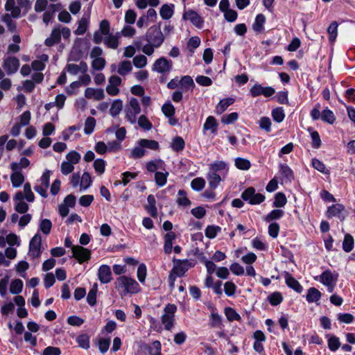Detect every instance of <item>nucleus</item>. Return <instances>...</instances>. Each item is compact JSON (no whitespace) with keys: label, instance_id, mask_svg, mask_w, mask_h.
<instances>
[{"label":"nucleus","instance_id":"obj_56","mask_svg":"<svg viewBox=\"0 0 355 355\" xmlns=\"http://www.w3.org/2000/svg\"><path fill=\"white\" fill-rule=\"evenodd\" d=\"M237 289L236 284L232 281H227L224 284V292L227 297H232L235 295Z\"/></svg>","mask_w":355,"mask_h":355},{"label":"nucleus","instance_id":"obj_20","mask_svg":"<svg viewBox=\"0 0 355 355\" xmlns=\"http://www.w3.org/2000/svg\"><path fill=\"white\" fill-rule=\"evenodd\" d=\"M120 33L118 32L115 35L112 33L107 35L103 38L105 46L111 49H116L119 46Z\"/></svg>","mask_w":355,"mask_h":355},{"label":"nucleus","instance_id":"obj_46","mask_svg":"<svg viewBox=\"0 0 355 355\" xmlns=\"http://www.w3.org/2000/svg\"><path fill=\"white\" fill-rule=\"evenodd\" d=\"M184 141L181 137H175L171 144V147L175 152L182 151L184 148Z\"/></svg>","mask_w":355,"mask_h":355},{"label":"nucleus","instance_id":"obj_52","mask_svg":"<svg viewBox=\"0 0 355 355\" xmlns=\"http://www.w3.org/2000/svg\"><path fill=\"white\" fill-rule=\"evenodd\" d=\"M78 346L83 349H88L90 347L89 337L87 334H81L76 339Z\"/></svg>","mask_w":355,"mask_h":355},{"label":"nucleus","instance_id":"obj_3","mask_svg":"<svg viewBox=\"0 0 355 355\" xmlns=\"http://www.w3.org/2000/svg\"><path fill=\"white\" fill-rule=\"evenodd\" d=\"M62 35L64 39L69 38L71 36V31L67 27H62L58 25L53 29L50 36L45 40V45L47 46H52L54 44L59 43L61 40Z\"/></svg>","mask_w":355,"mask_h":355},{"label":"nucleus","instance_id":"obj_39","mask_svg":"<svg viewBox=\"0 0 355 355\" xmlns=\"http://www.w3.org/2000/svg\"><path fill=\"white\" fill-rule=\"evenodd\" d=\"M217 123L215 118L209 116L207 118L205 123L203 125V130H209L211 133H216L217 130Z\"/></svg>","mask_w":355,"mask_h":355},{"label":"nucleus","instance_id":"obj_4","mask_svg":"<svg viewBox=\"0 0 355 355\" xmlns=\"http://www.w3.org/2000/svg\"><path fill=\"white\" fill-rule=\"evenodd\" d=\"M176 311L177 306L173 304H168L165 306L161 321L166 330L170 331L173 327Z\"/></svg>","mask_w":355,"mask_h":355},{"label":"nucleus","instance_id":"obj_38","mask_svg":"<svg viewBox=\"0 0 355 355\" xmlns=\"http://www.w3.org/2000/svg\"><path fill=\"white\" fill-rule=\"evenodd\" d=\"M168 172L165 171H157L155 174V181L157 186L164 187L167 182Z\"/></svg>","mask_w":355,"mask_h":355},{"label":"nucleus","instance_id":"obj_36","mask_svg":"<svg viewBox=\"0 0 355 355\" xmlns=\"http://www.w3.org/2000/svg\"><path fill=\"white\" fill-rule=\"evenodd\" d=\"M137 144L142 146L145 150H158L159 146L157 141L147 139H141L137 141Z\"/></svg>","mask_w":355,"mask_h":355},{"label":"nucleus","instance_id":"obj_13","mask_svg":"<svg viewBox=\"0 0 355 355\" xmlns=\"http://www.w3.org/2000/svg\"><path fill=\"white\" fill-rule=\"evenodd\" d=\"M250 93L252 97L261 95L265 97H270L275 93V90L272 87H263L260 84L256 83L251 87Z\"/></svg>","mask_w":355,"mask_h":355},{"label":"nucleus","instance_id":"obj_16","mask_svg":"<svg viewBox=\"0 0 355 355\" xmlns=\"http://www.w3.org/2000/svg\"><path fill=\"white\" fill-rule=\"evenodd\" d=\"M228 170L229 168L227 164L223 161H216L209 165V172L220 174L223 177L226 176Z\"/></svg>","mask_w":355,"mask_h":355},{"label":"nucleus","instance_id":"obj_37","mask_svg":"<svg viewBox=\"0 0 355 355\" xmlns=\"http://www.w3.org/2000/svg\"><path fill=\"white\" fill-rule=\"evenodd\" d=\"M174 13V6L173 4H164L162 6L159 10L160 16L164 19H169L172 17Z\"/></svg>","mask_w":355,"mask_h":355},{"label":"nucleus","instance_id":"obj_33","mask_svg":"<svg viewBox=\"0 0 355 355\" xmlns=\"http://www.w3.org/2000/svg\"><path fill=\"white\" fill-rule=\"evenodd\" d=\"M279 172L286 182H291L293 178V172L291 168L286 164L279 165Z\"/></svg>","mask_w":355,"mask_h":355},{"label":"nucleus","instance_id":"obj_11","mask_svg":"<svg viewBox=\"0 0 355 355\" xmlns=\"http://www.w3.org/2000/svg\"><path fill=\"white\" fill-rule=\"evenodd\" d=\"M42 237L39 233L35 234L29 243L28 254L32 258L39 257L41 254Z\"/></svg>","mask_w":355,"mask_h":355},{"label":"nucleus","instance_id":"obj_12","mask_svg":"<svg viewBox=\"0 0 355 355\" xmlns=\"http://www.w3.org/2000/svg\"><path fill=\"white\" fill-rule=\"evenodd\" d=\"M141 108L137 99L132 98L130 100L129 105L126 110L128 119L134 123L136 121V116L140 113Z\"/></svg>","mask_w":355,"mask_h":355},{"label":"nucleus","instance_id":"obj_22","mask_svg":"<svg viewBox=\"0 0 355 355\" xmlns=\"http://www.w3.org/2000/svg\"><path fill=\"white\" fill-rule=\"evenodd\" d=\"M85 96L87 98L94 99L95 101H101L104 98L105 94L102 89H96L87 87L85 91Z\"/></svg>","mask_w":355,"mask_h":355},{"label":"nucleus","instance_id":"obj_9","mask_svg":"<svg viewBox=\"0 0 355 355\" xmlns=\"http://www.w3.org/2000/svg\"><path fill=\"white\" fill-rule=\"evenodd\" d=\"M72 257L75 258L78 262L81 264L88 261L91 257V251L83 246L76 245L72 246Z\"/></svg>","mask_w":355,"mask_h":355},{"label":"nucleus","instance_id":"obj_23","mask_svg":"<svg viewBox=\"0 0 355 355\" xmlns=\"http://www.w3.org/2000/svg\"><path fill=\"white\" fill-rule=\"evenodd\" d=\"M12 171V173L10 175V181H11V183H12V186L14 187V188H18V187H20L24 180H25V177L24 175V174L22 173V172L21 171H19V170H11Z\"/></svg>","mask_w":355,"mask_h":355},{"label":"nucleus","instance_id":"obj_26","mask_svg":"<svg viewBox=\"0 0 355 355\" xmlns=\"http://www.w3.org/2000/svg\"><path fill=\"white\" fill-rule=\"evenodd\" d=\"M49 60V56L46 54H42L38 57V59L36 60H34L32 64L31 67L33 70L41 71H43L46 66V62H47Z\"/></svg>","mask_w":355,"mask_h":355},{"label":"nucleus","instance_id":"obj_57","mask_svg":"<svg viewBox=\"0 0 355 355\" xmlns=\"http://www.w3.org/2000/svg\"><path fill=\"white\" fill-rule=\"evenodd\" d=\"M224 313L229 321H239L241 320V316L233 308L226 307L224 310Z\"/></svg>","mask_w":355,"mask_h":355},{"label":"nucleus","instance_id":"obj_32","mask_svg":"<svg viewBox=\"0 0 355 355\" xmlns=\"http://www.w3.org/2000/svg\"><path fill=\"white\" fill-rule=\"evenodd\" d=\"M209 325L214 328H220L223 325V318L214 309L209 315Z\"/></svg>","mask_w":355,"mask_h":355},{"label":"nucleus","instance_id":"obj_44","mask_svg":"<svg viewBox=\"0 0 355 355\" xmlns=\"http://www.w3.org/2000/svg\"><path fill=\"white\" fill-rule=\"evenodd\" d=\"M89 24V19L87 17H82L78 21V26L75 31V34L77 35H83L87 30Z\"/></svg>","mask_w":355,"mask_h":355},{"label":"nucleus","instance_id":"obj_47","mask_svg":"<svg viewBox=\"0 0 355 355\" xmlns=\"http://www.w3.org/2000/svg\"><path fill=\"white\" fill-rule=\"evenodd\" d=\"M30 165V161L26 157H21L19 162H12L10 164L11 170L21 171L22 168H26Z\"/></svg>","mask_w":355,"mask_h":355},{"label":"nucleus","instance_id":"obj_19","mask_svg":"<svg viewBox=\"0 0 355 355\" xmlns=\"http://www.w3.org/2000/svg\"><path fill=\"white\" fill-rule=\"evenodd\" d=\"M65 69L71 75H77L79 73H85L87 71L88 67L85 62H80L79 64H67Z\"/></svg>","mask_w":355,"mask_h":355},{"label":"nucleus","instance_id":"obj_10","mask_svg":"<svg viewBox=\"0 0 355 355\" xmlns=\"http://www.w3.org/2000/svg\"><path fill=\"white\" fill-rule=\"evenodd\" d=\"M110 24L108 20L103 19L100 22L99 29L94 33L93 42L99 44L103 42V36L110 34Z\"/></svg>","mask_w":355,"mask_h":355},{"label":"nucleus","instance_id":"obj_42","mask_svg":"<svg viewBox=\"0 0 355 355\" xmlns=\"http://www.w3.org/2000/svg\"><path fill=\"white\" fill-rule=\"evenodd\" d=\"M146 150H145L142 146L137 144L130 152V157L135 159H140L146 155Z\"/></svg>","mask_w":355,"mask_h":355},{"label":"nucleus","instance_id":"obj_41","mask_svg":"<svg viewBox=\"0 0 355 355\" xmlns=\"http://www.w3.org/2000/svg\"><path fill=\"white\" fill-rule=\"evenodd\" d=\"M132 69V64L130 61L123 60L119 64L117 73L121 76H125Z\"/></svg>","mask_w":355,"mask_h":355},{"label":"nucleus","instance_id":"obj_6","mask_svg":"<svg viewBox=\"0 0 355 355\" xmlns=\"http://www.w3.org/2000/svg\"><path fill=\"white\" fill-rule=\"evenodd\" d=\"M50 175L51 171L46 170L34 186V190L44 198L48 196L47 190L49 187Z\"/></svg>","mask_w":355,"mask_h":355},{"label":"nucleus","instance_id":"obj_61","mask_svg":"<svg viewBox=\"0 0 355 355\" xmlns=\"http://www.w3.org/2000/svg\"><path fill=\"white\" fill-rule=\"evenodd\" d=\"M133 64L137 68H144L148 63L147 58L144 55H137L133 58Z\"/></svg>","mask_w":355,"mask_h":355},{"label":"nucleus","instance_id":"obj_51","mask_svg":"<svg viewBox=\"0 0 355 355\" xmlns=\"http://www.w3.org/2000/svg\"><path fill=\"white\" fill-rule=\"evenodd\" d=\"M23 282L19 279H16L12 281L10 286V291L12 294H19L23 289Z\"/></svg>","mask_w":355,"mask_h":355},{"label":"nucleus","instance_id":"obj_53","mask_svg":"<svg viewBox=\"0 0 355 355\" xmlns=\"http://www.w3.org/2000/svg\"><path fill=\"white\" fill-rule=\"evenodd\" d=\"M179 84L183 91H187L194 85L193 80L189 76L182 77L179 81Z\"/></svg>","mask_w":355,"mask_h":355},{"label":"nucleus","instance_id":"obj_49","mask_svg":"<svg viewBox=\"0 0 355 355\" xmlns=\"http://www.w3.org/2000/svg\"><path fill=\"white\" fill-rule=\"evenodd\" d=\"M286 202L287 199L286 196L283 193L279 192L275 196V200L272 205L274 207L279 208L284 207Z\"/></svg>","mask_w":355,"mask_h":355},{"label":"nucleus","instance_id":"obj_1","mask_svg":"<svg viewBox=\"0 0 355 355\" xmlns=\"http://www.w3.org/2000/svg\"><path fill=\"white\" fill-rule=\"evenodd\" d=\"M114 285L121 297L129 293H137L140 291L139 284L134 279L125 275L116 278Z\"/></svg>","mask_w":355,"mask_h":355},{"label":"nucleus","instance_id":"obj_62","mask_svg":"<svg viewBox=\"0 0 355 355\" xmlns=\"http://www.w3.org/2000/svg\"><path fill=\"white\" fill-rule=\"evenodd\" d=\"M96 125V120L94 117H88L85 123L84 132L86 135H90L94 130Z\"/></svg>","mask_w":355,"mask_h":355},{"label":"nucleus","instance_id":"obj_27","mask_svg":"<svg viewBox=\"0 0 355 355\" xmlns=\"http://www.w3.org/2000/svg\"><path fill=\"white\" fill-rule=\"evenodd\" d=\"M225 178V177L221 176L220 174L213 173L211 172H208L207 175V179L209 183V187L211 189H216L219 185L220 182Z\"/></svg>","mask_w":355,"mask_h":355},{"label":"nucleus","instance_id":"obj_64","mask_svg":"<svg viewBox=\"0 0 355 355\" xmlns=\"http://www.w3.org/2000/svg\"><path fill=\"white\" fill-rule=\"evenodd\" d=\"M123 107V103L121 100H115L110 107V113L112 116H115L118 115Z\"/></svg>","mask_w":355,"mask_h":355},{"label":"nucleus","instance_id":"obj_48","mask_svg":"<svg viewBox=\"0 0 355 355\" xmlns=\"http://www.w3.org/2000/svg\"><path fill=\"white\" fill-rule=\"evenodd\" d=\"M98 291V284L95 283L92 288L89 291V293L87 296V303L90 306H94L96 303V293Z\"/></svg>","mask_w":355,"mask_h":355},{"label":"nucleus","instance_id":"obj_2","mask_svg":"<svg viewBox=\"0 0 355 355\" xmlns=\"http://www.w3.org/2000/svg\"><path fill=\"white\" fill-rule=\"evenodd\" d=\"M314 279L327 287L329 293H333L338 280V273L327 269L323 271L320 275L315 277Z\"/></svg>","mask_w":355,"mask_h":355},{"label":"nucleus","instance_id":"obj_5","mask_svg":"<svg viewBox=\"0 0 355 355\" xmlns=\"http://www.w3.org/2000/svg\"><path fill=\"white\" fill-rule=\"evenodd\" d=\"M146 40L147 42L158 48L164 42V37L159 27L153 26L148 30L146 34Z\"/></svg>","mask_w":355,"mask_h":355},{"label":"nucleus","instance_id":"obj_18","mask_svg":"<svg viewBox=\"0 0 355 355\" xmlns=\"http://www.w3.org/2000/svg\"><path fill=\"white\" fill-rule=\"evenodd\" d=\"M98 278L102 284H107L111 282L112 271L107 265H101L98 270Z\"/></svg>","mask_w":355,"mask_h":355},{"label":"nucleus","instance_id":"obj_34","mask_svg":"<svg viewBox=\"0 0 355 355\" xmlns=\"http://www.w3.org/2000/svg\"><path fill=\"white\" fill-rule=\"evenodd\" d=\"M5 9L6 10L10 12L12 17L14 18H17L20 16L21 10L19 7L15 6V0H7L5 4Z\"/></svg>","mask_w":355,"mask_h":355},{"label":"nucleus","instance_id":"obj_15","mask_svg":"<svg viewBox=\"0 0 355 355\" xmlns=\"http://www.w3.org/2000/svg\"><path fill=\"white\" fill-rule=\"evenodd\" d=\"M183 19L191 21L193 26L198 28H201L203 26V19L194 10H189L185 11L183 14Z\"/></svg>","mask_w":355,"mask_h":355},{"label":"nucleus","instance_id":"obj_35","mask_svg":"<svg viewBox=\"0 0 355 355\" xmlns=\"http://www.w3.org/2000/svg\"><path fill=\"white\" fill-rule=\"evenodd\" d=\"M148 205L146 207V209L148 213L153 217H156L157 214L156 207V200L153 195H149L147 198Z\"/></svg>","mask_w":355,"mask_h":355},{"label":"nucleus","instance_id":"obj_17","mask_svg":"<svg viewBox=\"0 0 355 355\" xmlns=\"http://www.w3.org/2000/svg\"><path fill=\"white\" fill-rule=\"evenodd\" d=\"M121 83V78L117 76H112L108 80L106 92L111 96H116L119 93V86Z\"/></svg>","mask_w":355,"mask_h":355},{"label":"nucleus","instance_id":"obj_55","mask_svg":"<svg viewBox=\"0 0 355 355\" xmlns=\"http://www.w3.org/2000/svg\"><path fill=\"white\" fill-rule=\"evenodd\" d=\"M92 182V180L90 174L87 172H84L80 178V191L88 189L91 186Z\"/></svg>","mask_w":355,"mask_h":355},{"label":"nucleus","instance_id":"obj_63","mask_svg":"<svg viewBox=\"0 0 355 355\" xmlns=\"http://www.w3.org/2000/svg\"><path fill=\"white\" fill-rule=\"evenodd\" d=\"M321 119L323 121L332 124L335 121L336 118L332 111L325 109L321 113Z\"/></svg>","mask_w":355,"mask_h":355},{"label":"nucleus","instance_id":"obj_31","mask_svg":"<svg viewBox=\"0 0 355 355\" xmlns=\"http://www.w3.org/2000/svg\"><path fill=\"white\" fill-rule=\"evenodd\" d=\"M234 101H235L233 98H227L220 100L216 107V114H223L230 105H232L234 103Z\"/></svg>","mask_w":355,"mask_h":355},{"label":"nucleus","instance_id":"obj_28","mask_svg":"<svg viewBox=\"0 0 355 355\" xmlns=\"http://www.w3.org/2000/svg\"><path fill=\"white\" fill-rule=\"evenodd\" d=\"M321 296L322 293L318 289L314 287H311L307 291L306 300L309 303H318V302L320 300Z\"/></svg>","mask_w":355,"mask_h":355},{"label":"nucleus","instance_id":"obj_45","mask_svg":"<svg viewBox=\"0 0 355 355\" xmlns=\"http://www.w3.org/2000/svg\"><path fill=\"white\" fill-rule=\"evenodd\" d=\"M284 214V212L282 209H273L265 216L264 220L268 223L271 222L281 218Z\"/></svg>","mask_w":355,"mask_h":355},{"label":"nucleus","instance_id":"obj_54","mask_svg":"<svg viewBox=\"0 0 355 355\" xmlns=\"http://www.w3.org/2000/svg\"><path fill=\"white\" fill-rule=\"evenodd\" d=\"M177 202L182 207H189L191 201L188 199L187 193L184 190H180L178 193Z\"/></svg>","mask_w":355,"mask_h":355},{"label":"nucleus","instance_id":"obj_7","mask_svg":"<svg viewBox=\"0 0 355 355\" xmlns=\"http://www.w3.org/2000/svg\"><path fill=\"white\" fill-rule=\"evenodd\" d=\"M243 200L248 202L250 205H259L266 199L264 195L256 193L254 187L247 188L241 194Z\"/></svg>","mask_w":355,"mask_h":355},{"label":"nucleus","instance_id":"obj_8","mask_svg":"<svg viewBox=\"0 0 355 355\" xmlns=\"http://www.w3.org/2000/svg\"><path fill=\"white\" fill-rule=\"evenodd\" d=\"M173 67V62L164 57L157 59L152 67L153 71L159 73H166L171 71Z\"/></svg>","mask_w":355,"mask_h":355},{"label":"nucleus","instance_id":"obj_25","mask_svg":"<svg viewBox=\"0 0 355 355\" xmlns=\"http://www.w3.org/2000/svg\"><path fill=\"white\" fill-rule=\"evenodd\" d=\"M96 343L98 347L99 351L102 354H105L107 352L110 346L111 338L98 336V337L96 338Z\"/></svg>","mask_w":355,"mask_h":355},{"label":"nucleus","instance_id":"obj_30","mask_svg":"<svg viewBox=\"0 0 355 355\" xmlns=\"http://www.w3.org/2000/svg\"><path fill=\"white\" fill-rule=\"evenodd\" d=\"M175 239V234L173 232H168L164 236V250L166 254H171L173 248V241Z\"/></svg>","mask_w":355,"mask_h":355},{"label":"nucleus","instance_id":"obj_43","mask_svg":"<svg viewBox=\"0 0 355 355\" xmlns=\"http://www.w3.org/2000/svg\"><path fill=\"white\" fill-rule=\"evenodd\" d=\"M220 231L221 227L218 225H208L205 230V234L208 239H213Z\"/></svg>","mask_w":355,"mask_h":355},{"label":"nucleus","instance_id":"obj_29","mask_svg":"<svg viewBox=\"0 0 355 355\" xmlns=\"http://www.w3.org/2000/svg\"><path fill=\"white\" fill-rule=\"evenodd\" d=\"M285 280H286V284H287V286L288 287L293 288L297 293H300L302 292V290H303L302 286L289 273H286V275H285Z\"/></svg>","mask_w":355,"mask_h":355},{"label":"nucleus","instance_id":"obj_50","mask_svg":"<svg viewBox=\"0 0 355 355\" xmlns=\"http://www.w3.org/2000/svg\"><path fill=\"white\" fill-rule=\"evenodd\" d=\"M354 241L353 237L349 234H346L345 235L344 241L343 242V249L346 252H349L352 250L354 248Z\"/></svg>","mask_w":355,"mask_h":355},{"label":"nucleus","instance_id":"obj_60","mask_svg":"<svg viewBox=\"0 0 355 355\" xmlns=\"http://www.w3.org/2000/svg\"><path fill=\"white\" fill-rule=\"evenodd\" d=\"M338 24L336 21H333L328 27L327 32L329 35V40L331 43L334 42L338 35Z\"/></svg>","mask_w":355,"mask_h":355},{"label":"nucleus","instance_id":"obj_58","mask_svg":"<svg viewBox=\"0 0 355 355\" xmlns=\"http://www.w3.org/2000/svg\"><path fill=\"white\" fill-rule=\"evenodd\" d=\"M80 159V154L76 150H71L66 155V160L73 165L78 164Z\"/></svg>","mask_w":355,"mask_h":355},{"label":"nucleus","instance_id":"obj_21","mask_svg":"<svg viewBox=\"0 0 355 355\" xmlns=\"http://www.w3.org/2000/svg\"><path fill=\"white\" fill-rule=\"evenodd\" d=\"M328 217H338L343 220L345 218V207L340 204H335L330 206L327 210Z\"/></svg>","mask_w":355,"mask_h":355},{"label":"nucleus","instance_id":"obj_59","mask_svg":"<svg viewBox=\"0 0 355 355\" xmlns=\"http://www.w3.org/2000/svg\"><path fill=\"white\" fill-rule=\"evenodd\" d=\"M272 116L274 121L280 123L285 118L284 111L282 107H276L272 110Z\"/></svg>","mask_w":355,"mask_h":355},{"label":"nucleus","instance_id":"obj_40","mask_svg":"<svg viewBox=\"0 0 355 355\" xmlns=\"http://www.w3.org/2000/svg\"><path fill=\"white\" fill-rule=\"evenodd\" d=\"M266 23V17L262 14L257 15L255 20L252 24V28L256 32H261L264 28V24Z\"/></svg>","mask_w":355,"mask_h":355},{"label":"nucleus","instance_id":"obj_24","mask_svg":"<svg viewBox=\"0 0 355 355\" xmlns=\"http://www.w3.org/2000/svg\"><path fill=\"white\" fill-rule=\"evenodd\" d=\"M146 168L150 173L157 172L158 170L165 171V164L162 160L156 159L146 162Z\"/></svg>","mask_w":355,"mask_h":355},{"label":"nucleus","instance_id":"obj_14","mask_svg":"<svg viewBox=\"0 0 355 355\" xmlns=\"http://www.w3.org/2000/svg\"><path fill=\"white\" fill-rule=\"evenodd\" d=\"M2 67L8 75L13 74L19 67V60L15 57H7L4 59Z\"/></svg>","mask_w":355,"mask_h":355}]
</instances>
